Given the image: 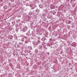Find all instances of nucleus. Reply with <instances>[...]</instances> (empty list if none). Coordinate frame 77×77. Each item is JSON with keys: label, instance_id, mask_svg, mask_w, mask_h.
<instances>
[{"label": "nucleus", "instance_id": "f257e3e1", "mask_svg": "<svg viewBox=\"0 0 77 77\" xmlns=\"http://www.w3.org/2000/svg\"><path fill=\"white\" fill-rule=\"evenodd\" d=\"M27 27L25 26L23 29V32H25L26 31V30H27Z\"/></svg>", "mask_w": 77, "mask_h": 77}, {"label": "nucleus", "instance_id": "f03ea898", "mask_svg": "<svg viewBox=\"0 0 77 77\" xmlns=\"http://www.w3.org/2000/svg\"><path fill=\"white\" fill-rule=\"evenodd\" d=\"M38 42H35L34 43V45H38Z\"/></svg>", "mask_w": 77, "mask_h": 77}, {"label": "nucleus", "instance_id": "7ed1b4c3", "mask_svg": "<svg viewBox=\"0 0 77 77\" xmlns=\"http://www.w3.org/2000/svg\"><path fill=\"white\" fill-rule=\"evenodd\" d=\"M35 12H37V13H38L39 12V10L38 9H37L36 10H35Z\"/></svg>", "mask_w": 77, "mask_h": 77}, {"label": "nucleus", "instance_id": "20e7f679", "mask_svg": "<svg viewBox=\"0 0 77 77\" xmlns=\"http://www.w3.org/2000/svg\"><path fill=\"white\" fill-rule=\"evenodd\" d=\"M28 48H29V49L30 50H32V47H28Z\"/></svg>", "mask_w": 77, "mask_h": 77}, {"label": "nucleus", "instance_id": "39448f33", "mask_svg": "<svg viewBox=\"0 0 77 77\" xmlns=\"http://www.w3.org/2000/svg\"><path fill=\"white\" fill-rule=\"evenodd\" d=\"M33 5V4H30V7H32Z\"/></svg>", "mask_w": 77, "mask_h": 77}, {"label": "nucleus", "instance_id": "423d86ee", "mask_svg": "<svg viewBox=\"0 0 77 77\" xmlns=\"http://www.w3.org/2000/svg\"><path fill=\"white\" fill-rule=\"evenodd\" d=\"M19 44H20V45H21V44H22V43H20V42H19Z\"/></svg>", "mask_w": 77, "mask_h": 77}, {"label": "nucleus", "instance_id": "0eeeda50", "mask_svg": "<svg viewBox=\"0 0 77 77\" xmlns=\"http://www.w3.org/2000/svg\"><path fill=\"white\" fill-rule=\"evenodd\" d=\"M3 1V0H0V2H2Z\"/></svg>", "mask_w": 77, "mask_h": 77}, {"label": "nucleus", "instance_id": "6e6552de", "mask_svg": "<svg viewBox=\"0 0 77 77\" xmlns=\"http://www.w3.org/2000/svg\"><path fill=\"white\" fill-rule=\"evenodd\" d=\"M51 9H53V7H51Z\"/></svg>", "mask_w": 77, "mask_h": 77}, {"label": "nucleus", "instance_id": "1a4fd4ad", "mask_svg": "<svg viewBox=\"0 0 77 77\" xmlns=\"http://www.w3.org/2000/svg\"><path fill=\"white\" fill-rule=\"evenodd\" d=\"M51 69H53V67H51Z\"/></svg>", "mask_w": 77, "mask_h": 77}, {"label": "nucleus", "instance_id": "9d476101", "mask_svg": "<svg viewBox=\"0 0 77 77\" xmlns=\"http://www.w3.org/2000/svg\"><path fill=\"white\" fill-rule=\"evenodd\" d=\"M26 55H28V54H26Z\"/></svg>", "mask_w": 77, "mask_h": 77}, {"label": "nucleus", "instance_id": "9b49d317", "mask_svg": "<svg viewBox=\"0 0 77 77\" xmlns=\"http://www.w3.org/2000/svg\"><path fill=\"white\" fill-rule=\"evenodd\" d=\"M35 50H37V49H36Z\"/></svg>", "mask_w": 77, "mask_h": 77}, {"label": "nucleus", "instance_id": "f8f14e48", "mask_svg": "<svg viewBox=\"0 0 77 77\" xmlns=\"http://www.w3.org/2000/svg\"><path fill=\"white\" fill-rule=\"evenodd\" d=\"M26 43H27V42H26Z\"/></svg>", "mask_w": 77, "mask_h": 77}]
</instances>
